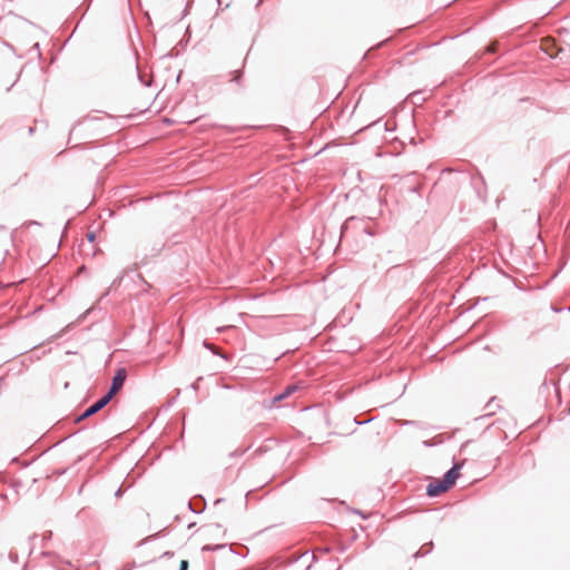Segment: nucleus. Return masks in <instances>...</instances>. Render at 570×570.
I'll use <instances>...</instances> for the list:
<instances>
[{"mask_svg":"<svg viewBox=\"0 0 570 570\" xmlns=\"http://www.w3.org/2000/svg\"><path fill=\"white\" fill-rule=\"evenodd\" d=\"M137 268H138L137 263H134V269H137Z\"/></svg>","mask_w":570,"mask_h":570,"instance_id":"24","label":"nucleus"},{"mask_svg":"<svg viewBox=\"0 0 570 570\" xmlns=\"http://www.w3.org/2000/svg\"><path fill=\"white\" fill-rule=\"evenodd\" d=\"M297 386L296 385H288L284 389V391L277 395L274 396V401H282L286 397H288L289 395H292L294 392L297 391Z\"/></svg>","mask_w":570,"mask_h":570,"instance_id":"7","label":"nucleus"},{"mask_svg":"<svg viewBox=\"0 0 570 570\" xmlns=\"http://www.w3.org/2000/svg\"><path fill=\"white\" fill-rule=\"evenodd\" d=\"M87 239L90 242V243H94L95 239H96V234L95 232H88L87 233Z\"/></svg>","mask_w":570,"mask_h":570,"instance_id":"16","label":"nucleus"},{"mask_svg":"<svg viewBox=\"0 0 570 570\" xmlns=\"http://www.w3.org/2000/svg\"><path fill=\"white\" fill-rule=\"evenodd\" d=\"M493 401L494 400H491L488 404H487V409H489V413L487 415H490L493 413Z\"/></svg>","mask_w":570,"mask_h":570,"instance_id":"17","label":"nucleus"},{"mask_svg":"<svg viewBox=\"0 0 570 570\" xmlns=\"http://www.w3.org/2000/svg\"><path fill=\"white\" fill-rule=\"evenodd\" d=\"M227 544H205L202 550L203 551H216L220 549H225Z\"/></svg>","mask_w":570,"mask_h":570,"instance_id":"9","label":"nucleus"},{"mask_svg":"<svg viewBox=\"0 0 570 570\" xmlns=\"http://www.w3.org/2000/svg\"><path fill=\"white\" fill-rule=\"evenodd\" d=\"M51 537V532H48V534H43V540L49 539Z\"/></svg>","mask_w":570,"mask_h":570,"instance_id":"20","label":"nucleus"},{"mask_svg":"<svg viewBox=\"0 0 570 570\" xmlns=\"http://www.w3.org/2000/svg\"><path fill=\"white\" fill-rule=\"evenodd\" d=\"M450 485L443 479H435L426 487V494L430 498H435L450 490Z\"/></svg>","mask_w":570,"mask_h":570,"instance_id":"4","label":"nucleus"},{"mask_svg":"<svg viewBox=\"0 0 570 570\" xmlns=\"http://www.w3.org/2000/svg\"><path fill=\"white\" fill-rule=\"evenodd\" d=\"M242 76H243V72L237 70L234 72V77L232 78V81H235L236 83H239L240 82V79H242Z\"/></svg>","mask_w":570,"mask_h":570,"instance_id":"13","label":"nucleus"},{"mask_svg":"<svg viewBox=\"0 0 570 570\" xmlns=\"http://www.w3.org/2000/svg\"><path fill=\"white\" fill-rule=\"evenodd\" d=\"M199 380H200V377H199L196 382H194V383L191 384V389H193V390H195V391H197V390H198V381H199Z\"/></svg>","mask_w":570,"mask_h":570,"instance_id":"19","label":"nucleus"},{"mask_svg":"<svg viewBox=\"0 0 570 570\" xmlns=\"http://www.w3.org/2000/svg\"><path fill=\"white\" fill-rule=\"evenodd\" d=\"M37 538H38V535H37V534H33V535H31V537L29 538V540H35V539H37Z\"/></svg>","mask_w":570,"mask_h":570,"instance_id":"21","label":"nucleus"},{"mask_svg":"<svg viewBox=\"0 0 570 570\" xmlns=\"http://www.w3.org/2000/svg\"><path fill=\"white\" fill-rule=\"evenodd\" d=\"M361 234L373 236L374 233L365 218L352 216L347 218L341 227V239H348Z\"/></svg>","mask_w":570,"mask_h":570,"instance_id":"1","label":"nucleus"},{"mask_svg":"<svg viewBox=\"0 0 570 570\" xmlns=\"http://www.w3.org/2000/svg\"><path fill=\"white\" fill-rule=\"evenodd\" d=\"M137 76H138V79L141 82V85H144L145 87L151 86V79H147L145 77V75L138 68H137Z\"/></svg>","mask_w":570,"mask_h":570,"instance_id":"10","label":"nucleus"},{"mask_svg":"<svg viewBox=\"0 0 570 570\" xmlns=\"http://www.w3.org/2000/svg\"><path fill=\"white\" fill-rule=\"evenodd\" d=\"M108 403H109V401L107 400V397L101 396L99 400H97L90 406H88L81 414H79L75 419V423H79V422L92 416L94 414H96L100 410H102Z\"/></svg>","mask_w":570,"mask_h":570,"instance_id":"3","label":"nucleus"},{"mask_svg":"<svg viewBox=\"0 0 570 570\" xmlns=\"http://www.w3.org/2000/svg\"><path fill=\"white\" fill-rule=\"evenodd\" d=\"M463 464L464 461H462L461 463H453V466L444 473L442 479L445 481L446 484L450 485V488H452L455 484V481L460 475V470L463 468Z\"/></svg>","mask_w":570,"mask_h":570,"instance_id":"5","label":"nucleus"},{"mask_svg":"<svg viewBox=\"0 0 570 570\" xmlns=\"http://www.w3.org/2000/svg\"><path fill=\"white\" fill-rule=\"evenodd\" d=\"M189 563L187 560H181L179 564V570H188Z\"/></svg>","mask_w":570,"mask_h":570,"instance_id":"15","label":"nucleus"},{"mask_svg":"<svg viewBox=\"0 0 570 570\" xmlns=\"http://www.w3.org/2000/svg\"><path fill=\"white\" fill-rule=\"evenodd\" d=\"M124 277H125V273H122V274H121V275H119L117 278H115V279L112 281V283H111L110 288H111V287H117V286H119V285L121 284V282H122Z\"/></svg>","mask_w":570,"mask_h":570,"instance_id":"11","label":"nucleus"},{"mask_svg":"<svg viewBox=\"0 0 570 570\" xmlns=\"http://www.w3.org/2000/svg\"><path fill=\"white\" fill-rule=\"evenodd\" d=\"M220 502H222V499H217V500L215 501V504H218V503H220Z\"/></svg>","mask_w":570,"mask_h":570,"instance_id":"22","label":"nucleus"},{"mask_svg":"<svg viewBox=\"0 0 570 570\" xmlns=\"http://www.w3.org/2000/svg\"><path fill=\"white\" fill-rule=\"evenodd\" d=\"M9 559H10L11 562L17 563L19 561L18 552L14 551V550H11L9 552Z\"/></svg>","mask_w":570,"mask_h":570,"instance_id":"12","label":"nucleus"},{"mask_svg":"<svg viewBox=\"0 0 570 570\" xmlns=\"http://www.w3.org/2000/svg\"><path fill=\"white\" fill-rule=\"evenodd\" d=\"M126 377H127V372L125 368H119L112 380H111V385L108 390V392L102 395L104 397H107V400L110 402L112 400V397L115 396V394L120 391L125 384V381H126Z\"/></svg>","mask_w":570,"mask_h":570,"instance_id":"2","label":"nucleus"},{"mask_svg":"<svg viewBox=\"0 0 570 570\" xmlns=\"http://www.w3.org/2000/svg\"><path fill=\"white\" fill-rule=\"evenodd\" d=\"M497 47H498V45H497V43H494V42L490 43V45L487 47V52H488V53H494V52H497Z\"/></svg>","mask_w":570,"mask_h":570,"instance_id":"14","label":"nucleus"},{"mask_svg":"<svg viewBox=\"0 0 570 570\" xmlns=\"http://www.w3.org/2000/svg\"><path fill=\"white\" fill-rule=\"evenodd\" d=\"M188 507L194 513H202L206 508V501L204 497L196 495L189 500Z\"/></svg>","mask_w":570,"mask_h":570,"instance_id":"6","label":"nucleus"},{"mask_svg":"<svg viewBox=\"0 0 570 570\" xmlns=\"http://www.w3.org/2000/svg\"><path fill=\"white\" fill-rule=\"evenodd\" d=\"M122 495V488L120 487L116 492L115 497L120 498Z\"/></svg>","mask_w":570,"mask_h":570,"instance_id":"18","label":"nucleus"},{"mask_svg":"<svg viewBox=\"0 0 570 570\" xmlns=\"http://www.w3.org/2000/svg\"><path fill=\"white\" fill-rule=\"evenodd\" d=\"M432 549H433V542L430 541V542L423 544L421 547V549L414 553V557L415 558L423 557V556L430 553L432 551Z\"/></svg>","mask_w":570,"mask_h":570,"instance_id":"8","label":"nucleus"},{"mask_svg":"<svg viewBox=\"0 0 570 570\" xmlns=\"http://www.w3.org/2000/svg\"><path fill=\"white\" fill-rule=\"evenodd\" d=\"M33 130H35V129H33V127H30V128H29V132H30V134H32V132H33Z\"/></svg>","mask_w":570,"mask_h":570,"instance_id":"23","label":"nucleus"}]
</instances>
